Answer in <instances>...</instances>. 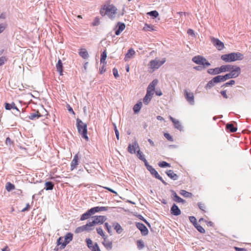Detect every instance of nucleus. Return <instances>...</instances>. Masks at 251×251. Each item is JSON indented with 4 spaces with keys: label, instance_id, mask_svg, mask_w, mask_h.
<instances>
[{
    "label": "nucleus",
    "instance_id": "f257e3e1",
    "mask_svg": "<svg viewBox=\"0 0 251 251\" xmlns=\"http://www.w3.org/2000/svg\"><path fill=\"white\" fill-rule=\"evenodd\" d=\"M243 58L244 55L239 52H231L221 56V59L226 62L242 60Z\"/></svg>",
    "mask_w": 251,
    "mask_h": 251
},
{
    "label": "nucleus",
    "instance_id": "f03ea898",
    "mask_svg": "<svg viewBox=\"0 0 251 251\" xmlns=\"http://www.w3.org/2000/svg\"><path fill=\"white\" fill-rule=\"evenodd\" d=\"M76 127L78 133L81 135L82 138L85 139L86 141L89 140V138L87 136V124L84 123L79 119H76Z\"/></svg>",
    "mask_w": 251,
    "mask_h": 251
},
{
    "label": "nucleus",
    "instance_id": "7ed1b4c3",
    "mask_svg": "<svg viewBox=\"0 0 251 251\" xmlns=\"http://www.w3.org/2000/svg\"><path fill=\"white\" fill-rule=\"evenodd\" d=\"M192 61L197 64L202 65L204 68H206L211 65L206 58L200 55L193 57Z\"/></svg>",
    "mask_w": 251,
    "mask_h": 251
},
{
    "label": "nucleus",
    "instance_id": "20e7f679",
    "mask_svg": "<svg viewBox=\"0 0 251 251\" xmlns=\"http://www.w3.org/2000/svg\"><path fill=\"white\" fill-rule=\"evenodd\" d=\"M165 62V58H163L161 60H160L158 58H156L154 60H151L150 61L148 66L150 69H152L153 71H154L156 69H158Z\"/></svg>",
    "mask_w": 251,
    "mask_h": 251
},
{
    "label": "nucleus",
    "instance_id": "39448f33",
    "mask_svg": "<svg viewBox=\"0 0 251 251\" xmlns=\"http://www.w3.org/2000/svg\"><path fill=\"white\" fill-rule=\"evenodd\" d=\"M103 10L105 11L104 15H107L110 19L115 18L116 14L117 8L112 5L104 6Z\"/></svg>",
    "mask_w": 251,
    "mask_h": 251
},
{
    "label": "nucleus",
    "instance_id": "423d86ee",
    "mask_svg": "<svg viewBox=\"0 0 251 251\" xmlns=\"http://www.w3.org/2000/svg\"><path fill=\"white\" fill-rule=\"evenodd\" d=\"M93 218L94 220L89 224L90 227L93 228L95 225L102 224L106 220V217L104 216H95L93 217Z\"/></svg>",
    "mask_w": 251,
    "mask_h": 251
},
{
    "label": "nucleus",
    "instance_id": "0eeeda50",
    "mask_svg": "<svg viewBox=\"0 0 251 251\" xmlns=\"http://www.w3.org/2000/svg\"><path fill=\"white\" fill-rule=\"evenodd\" d=\"M241 73V69L237 66H233L232 69L230 70L229 74L232 78L238 77Z\"/></svg>",
    "mask_w": 251,
    "mask_h": 251
},
{
    "label": "nucleus",
    "instance_id": "6e6552de",
    "mask_svg": "<svg viewBox=\"0 0 251 251\" xmlns=\"http://www.w3.org/2000/svg\"><path fill=\"white\" fill-rule=\"evenodd\" d=\"M73 237V234L70 232L67 233L64 237V241L62 244V246L60 247L61 249H63L66 246V245L71 242Z\"/></svg>",
    "mask_w": 251,
    "mask_h": 251
},
{
    "label": "nucleus",
    "instance_id": "1a4fd4ad",
    "mask_svg": "<svg viewBox=\"0 0 251 251\" xmlns=\"http://www.w3.org/2000/svg\"><path fill=\"white\" fill-rule=\"evenodd\" d=\"M211 42L218 50H222L224 48V43L221 42L218 39L212 38H211Z\"/></svg>",
    "mask_w": 251,
    "mask_h": 251
},
{
    "label": "nucleus",
    "instance_id": "9d476101",
    "mask_svg": "<svg viewBox=\"0 0 251 251\" xmlns=\"http://www.w3.org/2000/svg\"><path fill=\"white\" fill-rule=\"evenodd\" d=\"M150 173L153 176L156 178L161 180L162 181V182L165 184V185H167V183L163 179V178H162L161 176H160V175L158 174V173H157V172L152 167L151 168V169H150L149 170H148Z\"/></svg>",
    "mask_w": 251,
    "mask_h": 251
},
{
    "label": "nucleus",
    "instance_id": "9b49d317",
    "mask_svg": "<svg viewBox=\"0 0 251 251\" xmlns=\"http://www.w3.org/2000/svg\"><path fill=\"white\" fill-rule=\"evenodd\" d=\"M136 225L137 227L141 231L143 235H147L148 234V229L143 224L137 223Z\"/></svg>",
    "mask_w": 251,
    "mask_h": 251
},
{
    "label": "nucleus",
    "instance_id": "f8f14e48",
    "mask_svg": "<svg viewBox=\"0 0 251 251\" xmlns=\"http://www.w3.org/2000/svg\"><path fill=\"white\" fill-rule=\"evenodd\" d=\"M139 148L138 143L135 141L132 144H129L128 146L127 151L131 154H134L136 152V149Z\"/></svg>",
    "mask_w": 251,
    "mask_h": 251
},
{
    "label": "nucleus",
    "instance_id": "ddd939ff",
    "mask_svg": "<svg viewBox=\"0 0 251 251\" xmlns=\"http://www.w3.org/2000/svg\"><path fill=\"white\" fill-rule=\"evenodd\" d=\"M92 229H93V228H91L90 227V226H89V224L88 223L85 225L78 227L77 228H76L75 232L80 233L85 230L89 231Z\"/></svg>",
    "mask_w": 251,
    "mask_h": 251
},
{
    "label": "nucleus",
    "instance_id": "4468645a",
    "mask_svg": "<svg viewBox=\"0 0 251 251\" xmlns=\"http://www.w3.org/2000/svg\"><path fill=\"white\" fill-rule=\"evenodd\" d=\"M157 83L158 80L157 79H154L148 86L147 92L149 93L150 94H152L153 95L155 87L157 85Z\"/></svg>",
    "mask_w": 251,
    "mask_h": 251
},
{
    "label": "nucleus",
    "instance_id": "2eb2a0df",
    "mask_svg": "<svg viewBox=\"0 0 251 251\" xmlns=\"http://www.w3.org/2000/svg\"><path fill=\"white\" fill-rule=\"evenodd\" d=\"M185 97L190 104L193 105L194 104V97L192 93H189L185 91Z\"/></svg>",
    "mask_w": 251,
    "mask_h": 251
},
{
    "label": "nucleus",
    "instance_id": "dca6fc26",
    "mask_svg": "<svg viewBox=\"0 0 251 251\" xmlns=\"http://www.w3.org/2000/svg\"><path fill=\"white\" fill-rule=\"evenodd\" d=\"M171 213L173 215L178 216L181 214V211L176 204H174L171 208Z\"/></svg>",
    "mask_w": 251,
    "mask_h": 251
},
{
    "label": "nucleus",
    "instance_id": "f3484780",
    "mask_svg": "<svg viewBox=\"0 0 251 251\" xmlns=\"http://www.w3.org/2000/svg\"><path fill=\"white\" fill-rule=\"evenodd\" d=\"M102 244L107 250H111L112 249V242L107 240V236L103 238Z\"/></svg>",
    "mask_w": 251,
    "mask_h": 251
},
{
    "label": "nucleus",
    "instance_id": "a211bd4d",
    "mask_svg": "<svg viewBox=\"0 0 251 251\" xmlns=\"http://www.w3.org/2000/svg\"><path fill=\"white\" fill-rule=\"evenodd\" d=\"M117 26L118 28L115 31V34L119 35L125 29L126 25L124 23L118 22Z\"/></svg>",
    "mask_w": 251,
    "mask_h": 251
},
{
    "label": "nucleus",
    "instance_id": "6ab92c4d",
    "mask_svg": "<svg viewBox=\"0 0 251 251\" xmlns=\"http://www.w3.org/2000/svg\"><path fill=\"white\" fill-rule=\"evenodd\" d=\"M78 154H75L73 159L72 161L71 164V170L73 171L74 170L78 165Z\"/></svg>",
    "mask_w": 251,
    "mask_h": 251
},
{
    "label": "nucleus",
    "instance_id": "aec40b11",
    "mask_svg": "<svg viewBox=\"0 0 251 251\" xmlns=\"http://www.w3.org/2000/svg\"><path fill=\"white\" fill-rule=\"evenodd\" d=\"M167 175L171 179L175 180L178 179V176L173 170H170L166 172Z\"/></svg>",
    "mask_w": 251,
    "mask_h": 251
},
{
    "label": "nucleus",
    "instance_id": "412c9836",
    "mask_svg": "<svg viewBox=\"0 0 251 251\" xmlns=\"http://www.w3.org/2000/svg\"><path fill=\"white\" fill-rule=\"evenodd\" d=\"M207 73L211 75H216L221 73L220 67H217L214 69H209L207 70Z\"/></svg>",
    "mask_w": 251,
    "mask_h": 251
},
{
    "label": "nucleus",
    "instance_id": "4be33fe9",
    "mask_svg": "<svg viewBox=\"0 0 251 251\" xmlns=\"http://www.w3.org/2000/svg\"><path fill=\"white\" fill-rule=\"evenodd\" d=\"M221 73L230 72L231 69H232V65H222L220 67Z\"/></svg>",
    "mask_w": 251,
    "mask_h": 251
},
{
    "label": "nucleus",
    "instance_id": "5701e85b",
    "mask_svg": "<svg viewBox=\"0 0 251 251\" xmlns=\"http://www.w3.org/2000/svg\"><path fill=\"white\" fill-rule=\"evenodd\" d=\"M57 71L59 73L60 75H62L63 74V64L61 60L59 59L56 65Z\"/></svg>",
    "mask_w": 251,
    "mask_h": 251
},
{
    "label": "nucleus",
    "instance_id": "b1692460",
    "mask_svg": "<svg viewBox=\"0 0 251 251\" xmlns=\"http://www.w3.org/2000/svg\"><path fill=\"white\" fill-rule=\"evenodd\" d=\"M5 108L6 110H10L11 109H14L16 110L18 112H20V110L17 107V106L14 102H12L11 104H9L8 103L6 102L5 103Z\"/></svg>",
    "mask_w": 251,
    "mask_h": 251
},
{
    "label": "nucleus",
    "instance_id": "393cba45",
    "mask_svg": "<svg viewBox=\"0 0 251 251\" xmlns=\"http://www.w3.org/2000/svg\"><path fill=\"white\" fill-rule=\"evenodd\" d=\"M152 95V94H150L149 93L147 92L146 96L143 99V102L145 104H148L149 103L151 99Z\"/></svg>",
    "mask_w": 251,
    "mask_h": 251
},
{
    "label": "nucleus",
    "instance_id": "a878e982",
    "mask_svg": "<svg viewBox=\"0 0 251 251\" xmlns=\"http://www.w3.org/2000/svg\"><path fill=\"white\" fill-rule=\"evenodd\" d=\"M90 211L91 210L90 209H89L86 212L83 214L80 217V220L83 221L88 219L90 217V216L93 215V214L91 213Z\"/></svg>",
    "mask_w": 251,
    "mask_h": 251
},
{
    "label": "nucleus",
    "instance_id": "bb28decb",
    "mask_svg": "<svg viewBox=\"0 0 251 251\" xmlns=\"http://www.w3.org/2000/svg\"><path fill=\"white\" fill-rule=\"evenodd\" d=\"M142 102L139 101L134 106L133 109L135 113H137L140 111L142 107Z\"/></svg>",
    "mask_w": 251,
    "mask_h": 251
},
{
    "label": "nucleus",
    "instance_id": "cd10ccee",
    "mask_svg": "<svg viewBox=\"0 0 251 251\" xmlns=\"http://www.w3.org/2000/svg\"><path fill=\"white\" fill-rule=\"evenodd\" d=\"M107 57V52L106 50H105L104 51L102 52L101 54V57H100V63H102L103 64H105L106 62L105 60Z\"/></svg>",
    "mask_w": 251,
    "mask_h": 251
},
{
    "label": "nucleus",
    "instance_id": "c85d7f7f",
    "mask_svg": "<svg viewBox=\"0 0 251 251\" xmlns=\"http://www.w3.org/2000/svg\"><path fill=\"white\" fill-rule=\"evenodd\" d=\"M226 127L227 129H228L231 132H234L237 131V128L235 127L233 124L228 123L226 125Z\"/></svg>",
    "mask_w": 251,
    "mask_h": 251
},
{
    "label": "nucleus",
    "instance_id": "c756f323",
    "mask_svg": "<svg viewBox=\"0 0 251 251\" xmlns=\"http://www.w3.org/2000/svg\"><path fill=\"white\" fill-rule=\"evenodd\" d=\"M79 54L84 59H86L88 57V53L85 49H81L79 52Z\"/></svg>",
    "mask_w": 251,
    "mask_h": 251
},
{
    "label": "nucleus",
    "instance_id": "7c9ffc66",
    "mask_svg": "<svg viewBox=\"0 0 251 251\" xmlns=\"http://www.w3.org/2000/svg\"><path fill=\"white\" fill-rule=\"evenodd\" d=\"M54 187V184L51 181H48L45 183V189L46 190H51Z\"/></svg>",
    "mask_w": 251,
    "mask_h": 251
},
{
    "label": "nucleus",
    "instance_id": "2f4dec72",
    "mask_svg": "<svg viewBox=\"0 0 251 251\" xmlns=\"http://www.w3.org/2000/svg\"><path fill=\"white\" fill-rule=\"evenodd\" d=\"M135 51L132 49H130L128 50V52L126 54L125 59L127 60L128 58H130L132 56H133L135 54Z\"/></svg>",
    "mask_w": 251,
    "mask_h": 251
},
{
    "label": "nucleus",
    "instance_id": "473e14b6",
    "mask_svg": "<svg viewBox=\"0 0 251 251\" xmlns=\"http://www.w3.org/2000/svg\"><path fill=\"white\" fill-rule=\"evenodd\" d=\"M41 116L40 113H39L38 111H37L36 113H31L28 117L29 119L30 120H34L35 119H38Z\"/></svg>",
    "mask_w": 251,
    "mask_h": 251
},
{
    "label": "nucleus",
    "instance_id": "72a5a7b5",
    "mask_svg": "<svg viewBox=\"0 0 251 251\" xmlns=\"http://www.w3.org/2000/svg\"><path fill=\"white\" fill-rule=\"evenodd\" d=\"M179 194L185 198H190L192 196V193L184 190H180Z\"/></svg>",
    "mask_w": 251,
    "mask_h": 251
},
{
    "label": "nucleus",
    "instance_id": "f704fd0d",
    "mask_svg": "<svg viewBox=\"0 0 251 251\" xmlns=\"http://www.w3.org/2000/svg\"><path fill=\"white\" fill-rule=\"evenodd\" d=\"M113 226L114 229L116 230V232L118 234H120L122 232L123 229L120 224L118 223H116L114 224Z\"/></svg>",
    "mask_w": 251,
    "mask_h": 251
},
{
    "label": "nucleus",
    "instance_id": "c9c22d12",
    "mask_svg": "<svg viewBox=\"0 0 251 251\" xmlns=\"http://www.w3.org/2000/svg\"><path fill=\"white\" fill-rule=\"evenodd\" d=\"M5 187H6V189L7 191L8 192H10L11 191V190L14 189L15 188V186L14 184H12L10 182H7L6 184V186H5Z\"/></svg>",
    "mask_w": 251,
    "mask_h": 251
},
{
    "label": "nucleus",
    "instance_id": "e433bc0d",
    "mask_svg": "<svg viewBox=\"0 0 251 251\" xmlns=\"http://www.w3.org/2000/svg\"><path fill=\"white\" fill-rule=\"evenodd\" d=\"M213 79V81H215V83H218L221 82H224L222 75H217L214 77Z\"/></svg>",
    "mask_w": 251,
    "mask_h": 251
},
{
    "label": "nucleus",
    "instance_id": "4c0bfd02",
    "mask_svg": "<svg viewBox=\"0 0 251 251\" xmlns=\"http://www.w3.org/2000/svg\"><path fill=\"white\" fill-rule=\"evenodd\" d=\"M215 81H213V79L212 78L211 80H210L207 84H206L205 88L206 89H211L212 87H213L215 85Z\"/></svg>",
    "mask_w": 251,
    "mask_h": 251
},
{
    "label": "nucleus",
    "instance_id": "58836bf2",
    "mask_svg": "<svg viewBox=\"0 0 251 251\" xmlns=\"http://www.w3.org/2000/svg\"><path fill=\"white\" fill-rule=\"evenodd\" d=\"M158 165L161 168H165V167H171V165L169 163L165 162V161H162L158 163Z\"/></svg>",
    "mask_w": 251,
    "mask_h": 251
},
{
    "label": "nucleus",
    "instance_id": "ea45409f",
    "mask_svg": "<svg viewBox=\"0 0 251 251\" xmlns=\"http://www.w3.org/2000/svg\"><path fill=\"white\" fill-rule=\"evenodd\" d=\"M196 229L201 233H204L205 231V229L199 224H197L194 226Z\"/></svg>",
    "mask_w": 251,
    "mask_h": 251
},
{
    "label": "nucleus",
    "instance_id": "a19ab883",
    "mask_svg": "<svg viewBox=\"0 0 251 251\" xmlns=\"http://www.w3.org/2000/svg\"><path fill=\"white\" fill-rule=\"evenodd\" d=\"M153 25H151L145 24L144 29L146 31H153L154 30Z\"/></svg>",
    "mask_w": 251,
    "mask_h": 251
},
{
    "label": "nucleus",
    "instance_id": "79ce46f5",
    "mask_svg": "<svg viewBox=\"0 0 251 251\" xmlns=\"http://www.w3.org/2000/svg\"><path fill=\"white\" fill-rule=\"evenodd\" d=\"M175 128L181 130L182 129V126H181L180 122L176 120V121H175V123H173Z\"/></svg>",
    "mask_w": 251,
    "mask_h": 251
},
{
    "label": "nucleus",
    "instance_id": "37998d69",
    "mask_svg": "<svg viewBox=\"0 0 251 251\" xmlns=\"http://www.w3.org/2000/svg\"><path fill=\"white\" fill-rule=\"evenodd\" d=\"M147 14L154 18H156L159 15L158 12L156 10L150 11Z\"/></svg>",
    "mask_w": 251,
    "mask_h": 251
},
{
    "label": "nucleus",
    "instance_id": "c03bdc74",
    "mask_svg": "<svg viewBox=\"0 0 251 251\" xmlns=\"http://www.w3.org/2000/svg\"><path fill=\"white\" fill-rule=\"evenodd\" d=\"M137 156L141 160L145 159L144 154L140 150L137 151Z\"/></svg>",
    "mask_w": 251,
    "mask_h": 251
},
{
    "label": "nucleus",
    "instance_id": "a18cd8bd",
    "mask_svg": "<svg viewBox=\"0 0 251 251\" xmlns=\"http://www.w3.org/2000/svg\"><path fill=\"white\" fill-rule=\"evenodd\" d=\"M90 210H91V213L93 214H94L96 212H100V206H96V207H93L92 208L90 209Z\"/></svg>",
    "mask_w": 251,
    "mask_h": 251
},
{
    "label": "nucleus",
    "instance_id": "49530a36",
    "mask_svg": "<svg viewBox=\"0 0 251 251\" xmlns=\"http://www.w3.org/2000/svg\"><path fill=\"white\" fill-rule=\"evenodd\" d=\"M97 232L99 234L102 236L103 238L106 237L103 233V230L101 227H99L97 228Z\"/></svg>",
    "mask_w": 251,
    "mask_h": 251
},
{
    "label": "nucleus",
    "instance_id": "de8ad7c7",
    "mask_svg": "<svg viewBox=\"0 0 251 251\" xmlns=\"http://www.w3.org/2000/svg\"><path fill=\"white\" fill-rule=\"evenodd\" d=\"M190 221L193 224V225L195 226V225H196L198 223L197 222V219L194 216H190L189 217Z\"/></svg>",
    "mask_w": 251,
    "mask_h": 251
},
{
    "label": "nucleus",
    "instance_id": "09e8293b",
    "mask_svg": "<svg viewBox=\"0 0 251 251\" xmlns=\"http://www.w3.org/2000/svg\"><path fill=\"white\" fill-rule=\"evenodd\" d=\"M222 77H223L224 82L226 80L228 79L232 78V77H231V76L230 75L229 73H228V74H226L224 75H222Z\"/></svg>",
    "mask_w": 251,
    "mask_h": 251
},
{
    "label": "nucleus",
    "instance_id": "8fccbe9b",
    "mask_svg": "<svg viewBox=\"0 0 251 251\" xmlns=\"http://www.w3.org/2000/svg\"><path fill=\"white\" fill-rule=\"evenodd\" d=\"M86 242L87 243L88 248L90 249L92 248V249L93 246H92V243H93L92 241L90 239H86Z\"/></svg>",
    "mask_w": 251,
    "mask_h": 251
},
{
    "label": "nucleus",
    "instance_id": "3c124183",
    "mask_svg": "<svg viewBox=\"0 0 251 251\" xmlns=\"http://www.w3.org/2000/svg\"><path fill=\"white\" fill-rule=\"evenodd\" d=\"M174 201L177 202L184 203L185 201L177 196L176 198L174 199Z\"/></svg>",
    "mask_w": 251,
    "mask_h": 251
},
{
    "label": "nucleus",
    "instance_id": "603ef678",
    "mask_svg": "<svg viewBox=\"0 0 251 251\" xmlns=\"http://www.w3.org/2000/svg\"><path fill=\"white\" fill-rule=\"evenodd\" d=\"M235 81L234 80H231L225 83L223 86L227 87L229 85H233L235 84Z\"/></svg>",
    "mask_w": 251,
    "mask_h": 251
},
{
    "label": "nucleus",
    "instance_id": "864d4df0",
    "mask_svg": "<svg viewBox=\"0 0 251 251\" xmlns=\"http://www.w3.org/2000/svg\"><path fill=\"white\" fill-rule=\"evenodd\" d=\"M104 226L105 227H106L107 231L109 233H110V234H111V226L109 225V224L107 223H105L104 224Z\"/></svg>",
    "mask_w": 251,
    "mask_h": 251
},
{
    "label": "nucleus",
    "instance_id": "5fc2aeb1",
    "mask_svg": "<svg viewBox=\"0 0 251 251\" xmlns=\"http://www.w3.org/2000/svg\"><path fill=\"white\" fill-rule=\"evenodd\" d=\"M142 161L144 162L145 165L146 167L148 170H149L150 169H151L152 166L149 164V163H148L147 160L146 159V158L145 159L143 160Z\"/></svg>",
    "mask_w": 251,
    "mask_h": 251
},
{
    "label": "nucleus",
    "instance_id": "6e6d98bb",
    "mask_svg": "<svg viewBox=\"0 0 251 251\" xmlns=\"http://www.w3.org/2000/svg\"><path fill=\"white\" fill-rule=\"evenodd\" d=\"M137 246L138 248L142 249L144 247V243L142 241L138 240L137 241Z\"/></svg>",
    "mask_w": 251,
    "mask_h": 251
},
{
    "label": "nucleus",
    "instance_id": "4d7b16f0",
    "mask_svg": "<svg viewBox=\"0 0 251 251\" xmlns=\"http://www.w3.org/2000/svg\"><path fill=\"white\" fill-rule=\"evenodd\" d=\"M164 136L166 138H167L169 141H173V139L172 137L170 135V134L168 133H166L164 134Z\"/></svg>",
    "mask_w": 251,
    "mask_h": 251
},
{
    "label": "nucleus",
    "instance_id": "13d9d810",
    "mask_svg": "<svg viewBox=\"0 0 251 251\" xmlns=\"http://www.w3.org/2000/svg\"><path fill=\"white\" fill-rule=\"evenodd\" d=\"M113 75H114L115 78H117L118 77H119V75L118 74V70L117 69H116L115 68H114L113 69Z\"/></svg>",
    "mask_w": 251,
    "mask_h": 251
},
{
    "label": "nucleus",
    "instance_id": "bf43d9fd",
    "mask_svg": "<svg viewBox=\"0 0 251 251\" xmlns=\"http://www.w3.org/2000/svg\"><path fill=\"white\" fill-rule=\"evenodd\" d=\"M92 251H100L97 243H95V244L93 246Z\"/></svg>",
    "mask_w": 251,
    "mask_h": 251
},
{
    "label": "nucleus",
    "instance_id": "052dcab7",
    "mask_svg": "<svg viewBox=\"0 0 251 251\" xmlns=\"http://www.w3.org/2000/svg\"><path fill=\"white\" fill-rule=\"evenodd\" d=\"M5 143L7 145H11L13 144V142L9 137H7L6 139Z\"/></svg>",
    "mask_w": 251,
    "mask_h": 251
},
{
    "label": "nucleus",
    "instance_id": "680f3d73",
    "mask_svg": "<svg viewBox=\"0 0 251 251\" xmlns=\"http://www.w3.org/2000/svg\"><path fill=\"white\" fill-rule=\"evenodd\" d=\"M5 27L6 26L4 24H0V33L3 32V31L5 29Z\"/></svg>",
    "mask_w": 251,
    "mask_h": 251
},
{
    "label": "nucleus",
    "instance_id": "e2e57ef3",
    "mask_svg": "<svg viewBox=\"0 0 251 251\" xmlns=\"http://www.w3.org/2000/svg\"><path fill=\"white\" fill-rule=\"evenodd\" d=\"M63 239L62 237H59L57 241V245H61L62 246V243H63Z\"/></svg>",
    "mask_w": 251,
    "mask_h": 251
},
{
    "label": "nucleus",
    "instance_id": "0e129e2a",
    "mask_svg": "<svg viewBox=\"0 0 251 251\" xmlns=\"http://www.w3.org/2000/svg\"><path fill=\"white\" fill-rule=\"evenodd\" d=\"M187 33L192 36H195L194 31L193 29H189L187 31Z\"/></svg>",
    "mask_w": 251,
    "mask_h": 251
},
{
    "label": "nucleus",
    "instance_id": "69168bd1",
    "mask_svg": "<svg viewBox=\"0 0 251 251\" xmlns=\"http://www.w3.org/2000/svg\"><path fill=\"white\" fill-rule=\"evenodd\" d=\"M100 24V21L98 18H95L94 23H93V25L96 26Z\"/></svg>",
    "mask_w": 251,
    "mask_h": 251
},
{
    "label": "nucleus",
    "instance_id": "338daca9",
    "mask_svg": "<svg viewBox=\"0 0 251 251\" xmlns=\"http://www.w3.org/2000/svg\"><path fill=\"white\" fill-rule=\"evenodd\" d=\"M221 94L223 96V97L224 98H225V99H227L228 98V96L227 95H226V90H224V91H222L221 92Z\"/></svg>",
    "mask_w": 251,
    "mask_h": 251
},
{
    "label": "nucleus",
    "instance_id": "774afa93",
    "mask_svg": "<svg viewBox=\"0 0 251 251\" xmlns=\"http://www.w3.org/2000/svg\"><path fill=\"white\" fill-rule=\"evenodd\" d=\"M6 61V59L4 57H0V66L3 64Z\"/></svg>",
    "mask_w": 251,
    "mask_h": 251
}]
</instances>
